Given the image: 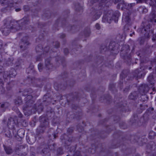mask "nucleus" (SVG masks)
Returning <instances> with one entry per match:
<instances>
[{"label": "nucleus", "instance_id": "nucleus-1", "mask_svg": "<svg viewBox=\"0 0 156 156\" xmlns=\"http://www.w3.org/2000/svg\"><path fill=\"white\" fill-rule=\"evenodd\" d=\"M5 23L4 26V29L2 30V33L5 35L6 36L13 29L12 26H11L10 21L5 20Z\"/></svg>", "mask_w": 156, "mask_h": 156}, {"label": "nucleus", "instance_id": "nucleus-2", "mask_svg": "<svg viewBox=\"0 0 156 156\" xmlns=\"http://www.w3.org/2000/svg\"><path fill=\"white\" fill-rule=\"evenodd\" d=\"M16 75V72L15 70L12 69L9 72H4L3 75V77L5 80L8 79H9L10 77H15Z\"/></svg>", "mask_w": 156, "mask_h": 156}, {"label": "nucleus", "instance_id": "nucleus-3", "mask_svg": "<svg viewBox=\"0 0 156 156\" xmlns=\"http://www.w3.org/2000/svg\"><path fill=\"white\" fill-rule=\"evenodd\" d=\"M133 5V3L129 4L125 3L124 1H121L118 4L117 8L118 9H119L121 6V8L122 10L123 9H129Z\"/></svg>", "mask_w": 156, "mask_h": 156}, {"label": "nucleus", "instance_id": "nucleus-4", "mask_svg": "<svg viewBox=\"0 0 156 156\" xmlns=\"http://www.w3.org/2000/svg\"><path fill=\"white\" fill-rule=\"evenodd\" d=\"M27 37H24L21 41L20 43V48L22 50H24L27 47V46L29 44V43L27 41Z\"/></svg>", "mask_w": 156, "mask_h": 156}, {"label": "nucleus", "instance_id": "nucleus-5", "mask_svg": "<svg viewBox=\"0 0 156 156\" xmlns=\"http://www.w3.org/2000/svg\"><path fill=\"white\" fill-rule=\"evenodd\" d=\"M16 123L12 118H10L8 119V126L10 129H13L14 128Z\"/></svg>", "mask_w": 156, "mask_h": 156}, {"label": "nucleus", "instance_id": "nucleus-6", "mask_svg": "<svg viewBox=\"0 0 156 156\" xmlns=\"http://www.w3.org/2000/svg\"><path fill=\"white\" fill-rule=\"evenodd\" d=\"M29 22V19L27 17H24L23 19L19 21V22L21 23V25L22 26V28H20L18 30L23 29L24 28V26L25 24H28ZM25 28V27H24Z\"/></svg>", "mask_w": 156, "mask_h": 156}, {"label": "nucleus", "instance_id": "nucleus-7", "mask_svg": "<svg viewBox=\"0 0 156 156\" xmlns=\"http://www.w3.org/2000/svg\"><path fill=\"white\" fill-rule=\"evenodd\" d=\"M122 20L123 22H125L126 23V26H127L129 23L130 18L129 15L126 14V13H124L122 16Z\"/></svg>", "mask_w": 156, "mask_h": 156}, {"label": "nucleus", "instance_id": "nucleus-8", "mask_svg": "<svg viewBox=\"0 0 156 156\" xmlns=\"http://www.w3.org/2000/svg\"><path fill=\"white\" fill-rule=\"evenodd\" d=\"M24 148V147L23 145L18 146L15 147V151L16 154H18V155H21L22 154L21 153H20L19 152V151Z\"/></svg>", "mask_w": 156, "mask_h": 156}, {"label": "nucleus", "instance_id": "nucleus-9", "mask_svg": "<svg viewBox=\"0 0 156 156\" xmlns=\"http://www.w3.org/2000/svg\"><path fill=\"white\" fill-rule=\"evenodd\" d=\"M4 150L6 153L8 154H10L12 153L13 151L11 147H10L6 146L4 145Z\"/></svg>", "mask_w": 156, "mask_h": 156}, {"label": "nucleus", "instance_id": "nucleus-10", "mask_svg": "<svg viewBox=\"0 0 156 156\" xmlns=\"http://www.w3.org/2000/svg\"><path fill=\"white\" fill-rule=\"evenodd\" d=\"M147 80L149 83L151 85H154V80L152 75H150L148 77Z\"/></svg>", "mask_w": 156, "mask_h": 156}, {"label": "nucleus", "instance_id": "nucleus-11", "mask_svg": "<svg viewBox=\"0 0 156 156\" xmlns=\"http://www.w3.org/2000/svg\"><path fill=\"white\" fill-rule=\"evenodd\" d=\"M138 97L137 93L136 92H134L132 93L129 96V98L131 99H135Z\"/></svg>", "mask_w": 156, "mask_h": 156}, {"label": "nucleus", "instance_id": "nucleus-12", "mask_svg": "<svg viewBox=\"0 0 156 156\" xmlns=\"http://www.w3.org/2000/svg\"><path fill=\"white\" fill-rule=\"evenodd\" d=\"M45 65L46 67L48 69H51L52 67V65L50 63L49 59L45 60Z\"/></svg>", "mask_w": 156, "mask_h": 156}, {"label": "nucleus", "instance_id": "nucleus-13", "mask_svg": "<svg viewBox=\"0 0 156 156\" xmlns=\"http://www.w3.org/2000/svg\"><path fill=\"white\" fill-rule=\"evenodd\" d=\"M4 83L2 80L0 78V90L1 91V94H2L4 92L5 89L3 88V85Z\"/></svg>", "mask_w": 156, "mask_h": 156}, {"label": "nucleus", "instance_id": "nucleus-14", "mask_svg": "<svg viewBox=\"0 0 156 156\" xmlns=\"http://www.w3.org/2000/svg\"><path fill=\"white\" fill-rule=\"evenodd\" d=\"M138 10L143 13H146L147 12V9L144 6H140L139 7Z\"/></svg>", "mask_w": 156, "mask_h": 156}, {"label": "nucleus", "instance_id": "nucleus-15", "mask_svg": "<svg viewBox=\"0 0 156 156\" xmlns=\"http://www.w3.org/2000/svg\"><path fill=\"white\" fill-rule=\"evenodd\" d=\"M32 92V90L31 89H30L28 91L25 90L23 93V95L25 96L27 95L28 98H29L30 97L31 98L32 97L31 96L28 95V93L29 92V93H31Z\"/></svg>", "mask_w": 156, "mask_h": 156}, {"label": "nucleus", "instance_id": "nucleus-16", "mask_svg": "<svg viewBox=\"0 0 156 156\" xmlns=\"http://www.w3.org/2000/svg\"><path fill=\"white\" fill-rule=\"evenodd\" d=\"M5 2H2V4H3L5 6L7 5V6L11 7L13 6V3H7V2H5Z\"/></svg>", "mask_w": 156, "mask_h": 156}, {"label": "nucleus", "instance_id": "nucleus-17", "mask_svg": "<svg viewBox=\"0 0 156 156\" xmlns=\"http://www.w3.org/2000/svg\"><path fill=\"white\" fill-rule=\"evenodd\" d=\"M150 16H151V17H152L153 19L152 20H151V21L153 22L156 23V19H154V18H155L156 17L155 12L153 11L152 13L151 14Z\"/></svg>", "mask_w": 156, "mask_h": 156}, {"label": "nucleus", "instance_id": "nucleus-18", "mask_svg": "<svg viewBox=\"0 0 156 156\" xmlns=\"http://www.w3.org/2000/svg\"><path fill=\"white\" fill-rule=\"evenodd\" d=\"M136 74L135 75V76L137 78H140L141 77L142 74L140 73V72H139L138 70H136L135 72Z\"/></svg>", "mask_w": 156, "mask_h": 156}, {"label": "nucleus", "instance_id": "nucleus-19", "mask_svg": "<svg viewBox=\"0 0 156 156\" xmlns=\"http://www.w3.org/2000/svg\"><path fill=\"white\" fill-rule=\"evenodd\" d=\"M150 4L152 7H156V0H150Z\"/></svg>", "mask_w": 156, "mask_h": 156}, {"label": "nucleus", "instance_id": "nucleus-20", "mask_svg": "<svg viewBox=\"0 0 156 156\" xmlns=\"http://www.w3.org/2000/svg\"><path fill=\"white\" fill-rule=\"evenodd\" d=\"M49 149L48 148H44L43 149L42 151V152L43 154H47L48 155H49Z\"/></svg>", "mask_w": 156, "mask_h": 156}, {"label": "nucleus", "instance_id": "nucleus-21", "mask_svg": "<svg viewBox=\"0 0 156 156\" xmlns=\"http://www.w3.org/2000/svg\"><path fill=\"white\" fill-rule=\"evenodd\" d=\"M42 65L41 63H39L38 65V69L39 71L41 72L42 70Z\"/></svg>", "mask_w": 156, "mask_h": 156}, {"label": "nucleus", "instance_id": "nucleus-22", "mask_svg": "<svg viewBox=\"0 0 156 156\" xmlns=\"http://www.w3.org/2000/svg\"><path fill=\"white\" fill-rule=\"evenodd\" d=\"M100 16V15H95L93 16L94 20H96L98 19Z\"/></svg>", "mask_w": 156, "mask_h": 156}, {"label": "nucleus", "instance_id": "nucleus-23", "mask_svg": "<svg viewBox=\"0 0 156 156\" xmlns=\"http://www.w3.org/2000/svg\"><path fill=\"white\" fill-rule=\"evenodd\" d=\"M73 156H81L80 152L79 151H76L75 152Z\"/></svg>", "mask_w": 156, "mask_h": 156}, {"label": "nucleus", "instance_id": "nucleus-24", "mask_svg": "<svg viewBox=\"0 0 156 156\" xmlns=\"http://www.w3.org/2000/svg\"><path fill=\"white\" fill-rule=\"evenodd\" d=\"M40 49L41 50H42V47H41L40 48L39 47V46H37L36 48V49L37 52L40 51H41L39 50Z\"/></svg>", "mask_w": 156, "mask_h": 156}, {"label": "nucleus", "instance_id": "nucleus-25", "mask_svg": "<svg viewBox=\"0 0 156 156\" xmlns=\"http://www.w3.org/2000/svg\"><path fill=\"white\" fill-rule=\"evenodd\" d=\"M113 43H110L109 45V49H111L112 50H113V48L112 47H112V44H113Z\"/></svg>", "mask_w": 156, "mask_h": 156}, {"label": "nucleus", "instance_id": "nucleus-26", "mask_svg": "<svg viewBox=\"0 0 156 156\" xmlns=\"http://www.w3.org/2000/svg\"><path fill=\"white\" fill-rule=\"evenodd\" d=\"M95 27L97 29H100V26L99 24L97 23L95 25Z\"/></svg>", "mask_w": 156, "mask_h": 156}, {"label": "nucleus", "instance_id": "nucleus-27", "mask_svg": "<svg viewBox=\"0 0 156 156\" xmlns=\"http://www.w3.org/2000/svg\"><path fill=\"white\" fill-rule=\"evenodd\" d=\"M64 51L65 54H67L69 52L68 49L66 48L64 50Z\"/></svg>", "mask_w": 156, "mask_h": 156}, {"label": "nucleus", "instance_id": "nucleus-28", "mask_svg": "<svg viewBox=\"0 0 156 156\" xmlns=\"http://www.w3.org/2000/svg\"><path fill=\"white\" fill-rule=\"evenodd\" d=\"M59 46V43L58 42H56L55 44L56 48H58Z\"/></svg>", "mask_w": 156, "mask_h": 156}, {"label": "nucleus", "instance_id": "nucleus-29", "mask_svg": "<svg viewBox=\"0 0 156 156\" xmlns=\"http://www.w3.org/2000/svg\"><path fill=\"white\" fill-rule=\"evenodd\" d=\"M117 14L116 15V16H115V19H117V20H118V17L119 16V14L118 12L117 13Z\"/></svg>", "mask_w": 156, "mask_h": 156}, {"label": "nucleus", "instance_id": "nucleus-30", "mask_svg": "<svg viewBox=\"0 0 156 156\" xmlns=\"http://www.w3.org/2000/svg\"><path fill=\"white\" fill-rule=\"evenodd\" d=\"M18 115L19 117L21 118L22 116V114L20 112L19 113Z\"/></svg>", "mask_w": 156, "mask_h": 156}, {"label": "nucleus", "instance_id": "nucleus-31", "mask_svg": "<svg viewBox=\"0 0 156 156\" xmlns=\"http://www.w3.org/2000/svg\"><path fill=\"white\" fill-rule=\"evenodd\" d=\"M15 10L16 12H18L20 10V8L16 9Z\"/></svg>", "mask_w": 156, "mask_h": 156}, {"label": "nucleus", "instance_id": "nucleus-32", "mask_svg": "<svg viewBox=\"0 0 156 156\" xmlns=\"http://www.w3.org/2000/svg\"><path fill=\"white\" fill-rule=\"evenodd\" d=\"M13 83L12 82H11V83H8V85H10H10H12V84Z\"/></svg>", "mask_w": 156, "mask_h": 156}, {"label": "nucleus", "instance_id": "nucleus-33", "mask_svg": "<svg viewBox=\"0 0 156 156\" xmlns=\"http://www.w3.org/2000/svg\"><path fill=\"white\" fill-rule=\"evenodd\" d=\"M62 37H65V34H62Z\"/></svg>", "mask_w": 156, "mask_h": 156}, {"label": "nucleus", "instance_id": "nucleus-34", "mask_svg": "<svg viewBox=\"0 0 156 156\" xmlns=\"http://www.w3.org/2000/svg\"><path fill=\"white\" fill-rule=\"evenodd\" d=\"M36 59H37V61H39V60H41V58H37Z\"/></svg>", "mask_w": 156, "mask_h": 156}, {"label": "nucleus", "instance_id": "nucleus-35", "mask_svg": "<svg viewBox=\"0 0 156 156\" xmlns=\"http://www.w3.org/2000/svg\"><path fill=\"white\" fill-rule=\"evenodd\" d=\"M4 105H5L4 104H2L1 105V106L3 108L4 107Z\"/></svg>", "mask_w": 156, "mask_h": 156}, {"label": "nucleus", "instance_id": "nucleus-36", "mask_svg": "<svg viewBox=\"0 0 156 156\" xmlns=\"http://www.w3.org/2000/svg\"><path fill=\"white\" fill-rule=\"evenodd\" d=\"M152 133H154L152 132V133H149V136H151V134H152Z\"/></svg>", "mask_w": 156, "mask_h": 156}, {"label": "nucleus", "instance_id": "nucleus-37", "mask_svg": "<svg viewBox=\"0 0 156 156\" xmlns=\"http://www.w3.org/2000/svg\"><path fill=\"white\" fill-rule=\"evenodd\" d=\"M53 136H54V138H55L56 137V135H55V134H54V135H53Z\"/></svg>", "mask_w": 156, "mask_h": 156}, {"label": "nucleus", "instance_id": "nucleus-38", "mask_svg": "<svg viewBox=\"0 0 156 156\" xmlns=\"http://www.w3.org/2000/svg\"><path fill=\"white\" fill-rule=\"evenodd\" d=\"M155 39L154 38H152V40L153 41H154L155 40Z\"/></svg>", "mask_w": 156, "mask_h": 156}, {"label": "nucleus", "instance_id": "nucleus-39", "mask_svg": "<svg viewBox=\"0 0 156 156\" xmlns=\"http://www.w3.org/2000/svg\"><path fill=\"white\" fill-rule=\"evenodd\" d=\"M120 0H115V2H119Z\"/></svg>", "mask_w": 156, "mask_h": 156}, {"label": "nucleus", "instance_id": "nucleus-40", "mask_svg": "<svg viewBox=\"0 0 156 156\" xmlns=\"http://www.w3.org/2000/svg\"><path fill=\"white\" fill-rule=\"evenodd\" d=\"M30 69L29 68H27V69L26 71H27V70H29V69Z\"/></svg>", "mask_w": 156, "mask_h": 156}, {"label": "nucleus", "instance_id": "nucleus-41", "mask_svg": "<svg viewBox=\"0 0 156 156\" xmlns=\"http://www.w3.org/2000/svg\"><path fill=\"white\" fill-rule=\"evenodd\" d=\"M151 68H151V67H149V69H151Z\"/></svg>", "mask_w": 156, "mask_h": 156}, {"label": "nucleus", "instance_id": "nucleus-42", "mask_svg": "<svg viewBox=\"0 0 156 156\" xmlns=\"http://www.w3.org/2000/svg\"><path fill=\"white\" fill-rule=\"evenodd\" d=\"M20 131V130H19V131H18V132H19V131ZM18 133V135L19 136H20V135L19 134V133H18H18Z\"/></svg>", "mask_w": 156, "mask_h": 156}, {"label": "nucleus", "instance_id": "nucleus-43", "mask_svg": "<svg viewBox=\"0 0 156 156\" xmlns=\"http://www.w3.org/2000/svg\"><path fill=\"white\" fill-rule=\"evenodd\" d=\"M130 36H132V34H130Z\"/></svg>", "mask_w": 156, "mask_h": 156}, {"label": "nucleus", "instance_id": "nucleus-44", "mask_svg": "<svg viewBox=\"0 0 156 156\" xmlns=\"http://www.w3.org/2000/svg\"><path fill=\"white\" fill-rule=\"evenodd\" d=\"M21 131H22L23 132V133H24V132H23V130H21Z\"/></svg>", "mask_w": 156, "mask_h": 156}, {"label": "nucleus", "instance_id": "nucleus-45", "mask_svg": "<svg viewBox=\"0 0 156 156\" xmlns=\"http://www.w3.org/2000/svg\"><path fill=\"white\" fill-rule=\"evenodd\" d=\"M153 109H154V108H151V110H153Z\"/></svg>", "mask_w": 156, "mask_h": 156}, {"label": "nucleus", "instance_id": "nucleus-46", "mask_svg": "<svg viewBox=\"0 0 156 156\" xmlns=\"http://www.w3.org/2000/svg\"><path fill=\"white\" fill-rule=\"evenodd\" d=\"M144 30H145V31H146V29H145Z\"/></svg>", "mask_w": 156, "mask_h": 156}, {"label": "nucleus", "instance_id": "nucleus-47", "mask_svg": "<svg viewBox=\"0 0 156 156\" xmlns=\"http://www.w3.org/2000/svg\"><path fill=\"white\" fill-rule=\"evenodd\" d=\"M48 48V47H46V48Z\"/></svg>", "mask_w": 156, "mask_h": 156}, {"label": "nucleus", "instance_id": "nucleus-48", "mask_svg": "<svg viewBox=\"0 0 156 156\" xmlns=\"http://www.w3.org/2000/svg\"><path fill=\"white\" fill-rule=\"evenodd\" d=\"M61 139L62 140L63 139L62 138H61Z\"/></svg>", "mask_w": 156, "mask_h": 156}, {"label": "nucleus", "instance_id": "nucleus-49", "mask_svg": "<svg viewBox=\"0 0 156 156\" xmlns=\"http://www.w3.org/2000/svg\"><path fill=\"white\" fill-rule=\"evenodd\" d=\"M109 18V17H108V18H107V20H108V18Z\"/></svg>", "mask_w": 156, "mask_h": 156}, {"label": "nucleus", "instance_id": "nucleus-50", "mask_svg": "<svg viewBox=\"0 0 156 156\" xmlns=\"http://www.w3.org/2000/svg\"><path fill=\"white\" fill-rule=\"evenodd\" d=\"M115 22H116V20H115Z\"/></svg>", "mask_w": 156, "mask_h": 156}, {"label": "nucleus", "instance_id": "nucleus-51", "mask_svg": "<svg viewBox=\"0 0 156 156\" xmlns=\"http://www.w3.org/2000/svg\"><path fill=\"white\" fill-rule=\"evenodd\" d=\"M155 130H156V127L155 128Z\"/></svg>", "mask_w": 156, "mask_h": 156}, {"label": "nucleus", "instance_id": "nucleus-52", "mask_svg": "<svg viewBox=\"0 0 156 156\" xmlns=\"http://www.w3.org/2000/svg\"><path fill=\"white\" fill-rule=\"evenodd\" d=\"M10 135H9V136H8V137H10Z\"/></svg>", "mask_w": 156, "mask_h": 156}, {"label": "nucleus", "instance_id": "nucleus-53", "mask_svg": "<svg viewBox=\"0 0 156 156\" xmlns=\"http://www.w3.org/2000/svg\"><path fill=\"white\" fill-rule=\"evenodd\" d=\"M1 2V0H0V2Z\"/></svg>", "mask_w": 156, "mask_h": 156}, {"label": "nucleus", "instance_id": "nucleus-54", "mask_svg": "<svg viewBox=\"0 0 156 156\" xmlns=\"http://www.w3.org/2000/svg\"><path fill=\"white\" fill-rule=\"evenodd\" d=\"M66 156H69V155H67Z\"/></svg>", "mask_w": 156, "mask_h": 156}]
</instances>
